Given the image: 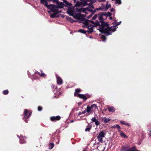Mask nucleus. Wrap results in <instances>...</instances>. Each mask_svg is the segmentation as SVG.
<instances>
[{
    "instance_id": "f257e3e1",
    "label": "nucleus",
    "mask_w": 151,
    "mask_h": 151,
    "mask_svg": "<svg viewBox=\"0 0 151 151\" xmlns=\"http://www.w3.org/2000/svg\"><path fill=\"white\" fill-rule=\"evenodd\" d=\"M84 24L85 25L84 27L88 29L87 31L89 33H91L93 32V27L99 25V22L97 20L94 22L93 21L86 20L84 21Z\"/></svg>"
},
{
    "instance_id": "f03ea898",
    "label": "nucleus",
    "mask_w": 151,
    "mask_h": 151,
    "mask_svg": "<svg viewBox=\"0 0 151 151\" xmlns=\"http://www.w3.org/2000/svg\"><path fill=\"white\" fill-rule=\"evenodd\" d=\"M67 13L69 15L72 16L74 18L78 20H82L84 17L83 15L81 14L80 13H75L74 9L72 8L68 9Z\"/></svg>"
},
{
    "instance_id": "7ed1b4c3",
    "label": "nucleus",
    "mask_w": 151,
    "mask_h": 151,
    "mask_svg": "<svg viewBox=\"0 0 151 151\" xmlns=\"http://www.w3.org/2000/svg\"><path fill=\"white\" fill-rule=\"evenodd\" d=\"M96 109H98L97 105L95 104H93L91 107L87 106L86 110V112L89 113L91 111H96Z\"/></svg>"
},
{
    "instance_id": "20e7f679",
    "label": "nucleus",
    "mask_w": 151,
    "mask_h": 151,
    "mask_svg": "<svg viewBox=\"0 0 151 151\" xmlns=\"http://www.w3.org/2000/svg\"><path fill=\"white\" fill-rule=\"evenodd\" d=\"M101 15H100L99 14H95L93 17V19L94 20H95L96 19H98L99 20L101 23L102 24L103 19L102 16L103 15H106V14H104L103 13H101Z\"/></svg>"
},
{
    "instance_id": "39448f33",
    "label": "nucleus",
    "mask_w": 151,
    "mask_h": 151,
    "mask_svg": "<svg viewBox=\"0 0 151 151\" xmlns=\"http://www.w3.org/2000/svg\"><path fill=\"white\" fill-rule=\"evenodd\" d=\"M58 8L56 6L50 4V6L49 9H50L51 12H56V14H58L59 13V12Z\"/></svg>"
},
{
    "instance_id": "423d86ee",
    "label": "nucleus",
    "mask_w": 151,
    "mask_h": 151,
    "mask_svg": "<svg viewBox=\"0 0 151 151\" xmlns=\"http://www.w3.org/2000/svg\"><path fill=\"white\" fill-rule=\"evenodd\" d=\"M105 133L103 132H100L97 137L98 139L99 142H102V138L105 137Z\"/></svg>"
},
{
    "instance_id": "0eeeda50",
    "label": "nucleus",
    "mask_w": 151,
    "mask_h": 151,
    "mask_svg": "<svg viewBox=\"0 0 151 151\" xmlns=\"http://www.w3.org/2000/svg\"><path fill=\"white\" fill-rule=\"evenodd\" d=\"M54 3H56L57 5V7L59 8H61L63 7V4L62 2H59L58 0H52Z\"/></svg>"
},
{
    "instance_id": "6e6552de",
    "label": "nucleus",
    "mask_w": 151,
    "mask_h": 151,
    "mask_svg": "<svg viewBox=\"0 0 151 151\" xmlns=\"http://www.w3.org/2000/svg\"><path fill=\"white\" fill-rule=\"evenodd\" d=\"M76 12H85L86 13H88V12H90V11L88 10L86 8H81L80 9H77Z\"/></svg>"
},
{
    "instance_id": "1a4fd4ad",
    "label": "nucleus",
    "mask_w": 151,
    "mask_h": 151,
    "mask_svg": "<svg viewBox=\"0 0 151 151\" xmlns=\"http://www.w3.org/2000/svg\"><path fill=\"white\" fill-rule=\"evenodd\" d=\"M31 113V112L27 109H25L24 111V118H28L30 116Z\"/></svg>"
},
{
    "instance_id": "9d476101",
    "label": "nucleus",
    "mask_w": 151,
    "mask_h": 151,
    "mask_svg": "<svg viewBox=\"0 0 151 151\" xmlns=\"http://www.w3.org/2000/svg\"><path fill=\"white\" fill-rule=\"evenodd\" d=\"M116 30V28L115 27H111L109 29L107 30L106 33L108 35H110L111 33H110V32H113L114 31Z\"/></svg>"
},
{
    "instance_id": "9b49d317",
    "label": "nucleus",
    "mask_w": 151,
    "mask_h": 151,
    "mask_svg": "<svg viewBox=\"0 0 151 151\" xmlns=\"http://www.w3.org/2000/svg\"><path fill=\"white\" fill-rule=\"evenodd\" d=\"M56 76L57 79V83L58 84H62L63 83L62 79L59 76H58L57 75H56Z\"/></svg>"
},
{
    "instance_id": "f8f14e48",
    "label": "nucleus",
    "mask_w": 151,
    "mask_h": 151,
    "mask_svg": "<svg viewBox=\"0 0 151 151\" xmlns=\"http://www.w3.org/2000/svg\"><path fill=\"white\" fill-rule=\"evenodd\" d=\"M110 7H111L110 4H108V2L107 1L106 8H105L104 9L103 7H101L99 8V10H106L109 8Z\"/></svg>"
},
{
    "instance_id": "ddd939ff",
    "label": "nucleus",
    "mask_w": 151,
    "mask_h": 151,
    "mask_svg": "<svg viewBox=\"0 0 151 151\" xmlns=\"http://www.w3.org/2000/svg\"><path fill=\"white\" fill-rule=\"evenodd\" d=\"M60 119V117L59 116L52 117L51 118V120L52 121H55L59 120Z\"/></svg>"
},
{
    "instance_id": "4468645a",
    "label": "nucleus",
    "mask_w": 151,
    "mask_h": 151,
    "mask_svg": "<svg viewBox=\"0 0 151 151\" xmlns=\"http://www.w3.org/2000/svg\"><path fill=\"white\" fill-rule=\"evenodd\" d=\"M121 151H129V147L128 146H123Z\"/></svg>"
},
{
    "instance_id": "2eb2a0df",
    "label": "nucleus",
    "mask_w": 151,
    "mask_h": 151,
    "mask_svg": "<svg viewBox=\"0 0 151 151\" xmlns=\"http://www.w3.org/2000/svg\"><path fill=\"white\" fill-rule=\"evenodd\" d=\"M77 96L85 100H86L87 99L86 96L82 94H78L77 95Z\"/></svg>"
},
{
    "instance_id": "dca6fc26",
    "label": "nucleus",
    "mask_w": 151,
    "mask_h": 151,
    "mask_svg": "<svg viewBox=\"0 0 151 151\" xmlns=\"http://www.w3.org/2000/svg\"><path fill=\"white\" fill-rule=\"evenodd\" d=\"M108 110L110 112H114L115 111L114 108L112 106L109 107L108 108Z\"/></svg>"
},
{
    "instance_id": "f3484780",
    "label": "nucleus",
    "mask_w": 151,
    "mask_h": 151,
    "mask_svg": "<svg viewBox=\"0 0 151 151\" xmlns=\"http://www.w3.org/2000/svg\"><path fill=\"white\" fill-rule=\"evenodd\" d=\"M81 91V90L79 88L76 89L75 90V92L74 93V96H77V95H78V93H77V92H80Z\"/></svg>"
},
{
    "instance_id": "a211bd4d",
    "label": "nucleus",
    "mask_w": 151,
    "mask_h": 151,
    "mask_svg": "<svg viewBox=\"0 0 151 151\" xmlns=\"http://www.w3.org/2000/svg\"><path fill=\"white\" fill-rule=\"evenodd\" d=\"M43 4H44V5L45 6H46L48 8V9L49 8V7L50 6V4L49 5H48L47 3V2L45 0V1H43Z\"/></svg>"
},
{
    "instance_id": "6ab92c4d",
    "label": "nucleus",
    "mask_w": 151,
    "mask_h": 151,
    "mask_svg": "<svg viewBox=\"0 0 151 151\" xmlns=\"http://www.w3.org/2000/svg\"><path fill=\"white\" fill-rule=\"evenodd\" d=\"M91 127H92L91 126H89V125L85 129V131L86 132H87V131H89L90 130V129H91Z\"/></svg>"
},
{
    "instance_id": "aec40b11",
    "label": "nucleus",
    "mask_w": 151,
    "mask_h": 151,
    "mask_svg": "<svg viewBox=\"0 0 151 151\" xmlns=\"http://www.w3.org/2000/svg\"><path fill=\"white\" fill-rule=\"evenodd\" d=\"M137 150L135 147H132L131 148H129V151H136Z\"/></svg>"
},
{
    "instance_id": "412c9836",
    "label": "nucleus",
    "mask_w": 151,
    "mask_h": 151,
    "mask_svg": "<svg viewBox=\"0 0 151 151\" xmlns=\"http://www.w3.org/2000/svg\"><path fill=\"white\" fill-rule=\"evenodd\" d=\"M104 119H105L104 120V122H105L106 123L108 122L110 120V119L109 118H106L105 117V118H104Z\"/></svg>"
},
{
    "instance_id": "4be33fe9",
    "label": "nucleus",
    "mask_w": 151,
    "mask_h": 151,
    "mask_svg": "<svg viewBox=\"0 0 151 151\" xmlns=\"http://www.w3.org/2000/svg\"><path fill=\"white\" fill-rule=\"evenodd\" d=\"M121 123L122 124L125 125H127V126H129L130 125V124L127 123H125V122H122V121H121Z\"/></svg>"
},
{
    "instance_id": "5701e85b",
    "label": "nucleus",
    "mask_w": 151,
    "mask_h": 151,
    "mask_svg": "<svg viewBox=\"0 0 151 151\" xmlns=\"http://www.w3.org/2000/svg\"><path fill=\"white\" fill-rule=\"evenodd\" d=\"M57 14L56 12H54L53 14H50V17L52 18H54L55 17Z\"/></svg>"
},
{
    "instance_id": "b1692460",
    "label": "nucleus",
    "mask_w": 151,
    "mask_h": 151,
    "mask_svg": "<svg viewBox=\"0 0 151 151\" xmlns=\"http://www.w3.org/2000/svg\"><path fill=\"white\" fill-rule=\"evenodd\" d=\"M115 3L116 4H121V0H115Z\"/></svg>"
},
{
    "instance_id": "393cba45",
    "label": "nucleus",
    "mask_w": 151,
    "mask_h": 151,
    "mask_svg": "<svg viewBox=\"0 0 151 151\" xmlns=\"http://www.w3.org/2000/svg\"><path fill=\"white\" fill-rule=\"evenodd\" d=\"M54 144L53 143H50L49 145V149H52L54 147Z\"/></svg>"
},
{
    "instance_id": "a878e982",
    "label": "nucleus",
    "mask_w": 151,
    "mask_h": 151,
    "mask_svg": "<svg viewBox=\"0 0 151 151\" xmlns=\"http://www.w3.org/2000/svg\"><path fill=\"white\" fill-rule=\"evenodd\" d=\"M121 135L124 138H127V136L123 133H121Z\"/></svg>"
},
{
    "instance_id": "bb28decb",
    "label": "nucleus",
    "mask_w": 151,
    "mask_h": 151,
    "mask_svg": "<svg viewBox=\"0 0 151 151\" xmlns=\"http://www.w3.org/2000/svg\"><path fill=\"white\" fill-rule=\"evenodd\" d=\"M9 92L7 90H4L3 91V93L4 95H6L8 94Z\"/></svg>"
},
{
    "instance_id": "cd10ccee",
    "label": "nucleus",
    "mask_w": 151,
    "mask_h": 151,
    "mask_svg": "<svg viewBox=\"0 0 151 151\" xmlns=\"http://www.w3.org/2000/svg\"><path fill=\"white\" fill-rule=\"evenodd\" d=\"M92 122H95L97 120L95 117H93L91 119Z\"/></svg>"
},
{
    "instance_id": "c85d7f7f",
    "label": "nucleus",
    "mask_w": 151,
    "mask_h": 151,
    "mask_svg": "<svg viewBox=\"0 0 151 151\" xmlns=\"http://www.w3.org/2000/svg\"><path fill=\"white\" fill-rule=\"evenodd\" d=\"M86 110H85L82 112H79L78 114L79 115H80L81 114H85L86 113Z\"/></svg>"
},
{
    "instance_id": "c756f323",
    "label": "nucleus",
    "mask_w": 151,
    "mask_h": 151,
    "mask_svg": "<svg viewBox=\"0 0 151 151\" xmlns=\"http://www.w3.org/2000/svg\"><path fill=\"white\" fill-rule=\"evenodd\" d=\"M78 31L81 33H86L85 31L84 30H82L81 29H80Z\"/></svg>"
},
{
    "instance_id": "7c9ffc66",
    "label": "nucleus",
    "mask_w": 151,
    "mask_h": 151,
    "mask_svg": "<svg viewBox=\"0 0 151 151\" xmlns=\"http://www.w3.org/2000/svg\"><path fill=\"white\" fill-rule=\"evenodd\" d=\"M95 124L96 126H98L100 124L99 122L97 120L95 122Z\"/></svg>"
},
{
    "instance_id": "2f4dec72",
    "label": "nucleus",
    "mask_w": 151,
    "mask_h": 151,
    "mask_svg": "<svg viewBox=\"0 0 151 151\" xmlns=\"http://www.w3.org/2000/svg\"><path fill=\"white\" fill-rule=\"evenodd\" d=\"M101 37L102 39H104V40H103V41H105L106 40V37H105V36H103Z\"/></svg>"
},
{
    "instance_id": "473e14b6",
    "label": "nucleus",
    "mask_w": 151,
    "mask_h": 151,
    "mask_svg": "<svg viewBox=\"0 0 151 151\" xmlns=\"http://www.w3.org/2000/svg\"><path fill=\"white\" fill-rule=\"evenodd\" d=\"M42 108L41 107L39 106L38 108V110L39 111H41L42 110Z\"/></svg>"
},
{
    "instance_id": "72a5a7b5",
    "label": "nucleus",
    "mask_w": 151,
    "mask_h": 151,
    "mask_svg": "<svg viewBox=\"0 0 151 151\" xmlns=\"http://www.w3.org/2000/svg\"><path fill=\"white\" fill-rule=\"evenodd\" d=\"M39 75L41 76H45V74H44V73H42L41 74H40V73H39Z\"/></svg>"
},
{
    "instance_id": "f704fd0d",
    "label": "nucleus",
    "mask_w": 151,
    "mask_h": 151,
    "mask_svg": "<svg viewBox=\"0 0 151 151\" xmlns=\"http://www.w3.org/2000/svg\"><path fill=\"white\" fill-rule=\"evenodd\" d=\"M116 128H118V129H120V127L118 125H116Z\"/></svg>"
},
{
    "instance_id": "c9c22d12",
    "label": "nucleus",
    "mask_w": 151,
    "mask_h": 151,
    "mask_svg": "<svg viewBox=\"0 0 151 151\" xmlns=\"http://www.w3.org/2000/svg\"><path fill=\"white\" fill-rule=\"evenodd\" d=\"M99 2H103L105 1L106 0H98Z\"/></svg>"
},
{
    "instance_id": "e433bc0d",
    "label": "nucleus",
    "mask_w": 151,
    "mask_h": 151,
    "mask_svg": "<svg viewBox=\"0 0 151 151\" xmlns=\"http://www.w3.org/2000/svg\"><path fill=\"white\" fill-rule=\"evenodd\" d=\"M107 15L108 16H110L111 15V14L109 12H108Z\"/></svg>"
},
{
    "instance_id": "4c0bfd02",
    "label": "nucleus",
    "mask_w": 151,
    "mask_h": 151,
    "mask_svg": "<svg viewBox=\"0 0 151 151\" xmlns=\"http://www.w3.org/2000/svg\"><path fill=\"white\" fill-rule=\"evenodd\" d=\"M114 10V9L113 8H111V12H113Z\"/></svg>"
},
{
    "instance_id": "58836bf2",
    "label": "nucleus",
    "mask_w": 151,
    "mask_h": 151,
    "mask_svg": "<svg viewBox=\"0 0 151 151\" xmlns=\"http://www.w3.org/2000/svg\"><path fill=\"white\" fill-rule=\"evenodd\" d=\"M97 1V0H92L91 1L93 3H94L95 2Z\"/></svg>"
},
{
    "instance_id": "ea45409f",
    "label": "nucleus",
    "mask_w": 151,
    "mask_h": 151,
    "mask_svg": "<svg viewBox=\"0 0 151 151\" xmlns=\"http://www.w3.org/2000/svg\"><path fill=\"white\" fill-rule=\"evenodd\" d=\"M149 132H150V133H149V135L150 136H151V131L150 130L149 131Z\"/></svg>"
},
{
    "instance_id": "a19ab883",
    "label": "nucleus",
    "mask_w": 151,
    "mask_h": 151,
    "mask_svg": "<svg viewBox=\"0 0 151 151\" xmlns=\"http://www.w3.org/2000/svg\"><path fill=\"white\" fill-rule=\"evenodd\" d=\"M41 1V2L42 3H43V1H45V0H40Z\"/></svg>"
},
{
    "instance_id": "79ce46f5",
    "label": "nucleus",
    "mask_w": 151,
    "mask_h": 151,
    "mask_svg": "<svg viewBox=\"0 0 151 151\" xmlns=\"http://www.w3.org/2000/svg\"><path fill=\"white\" fill-rule=\"evenodd\" d=\"M24 142H25V141H24L23 142H21V139H20V142L22 143H24Z\"/></svg>"
},
{
    "instance_id": "37998d69",
    "label": "nucleus",
    "mask_w": 151,
    "mask_h": 151,
    "mask_svg": "<svg viewBox=\"0 0 151 151\" xmlns=\"http://www.w3.org/2000/svg\"><path fill=\"white\" fill-rule=\"evenodd\" d=\"M121 22H119L118 23V24H117V25H119L120 23H121Z\"/></svg>"
},
{
    "instance_id": "c03bdc74",
    "label": "nucleus",
    "mask_w": 151,
    "mask_h": 151,
    "mask_svg": "<svg viewBox=\"0 0 151 151\" xmlns=\"http://www.w3.org/2000/svg\"><path fill=\"white\" fill-rule=\"evenodd\" d=\"M92 14H91L90 15V16L89 17H88V18H89L91 17V16H92Z\"/></svg>"
},
{
    "instance_id": "a18cd8bd",
    "label": "nucleus",
    "mask_w": 151,
    "mask_h": 151,
    "mask_svg": "<svg viewBox=\"0 0 151 151\" xmlns=\"http://www.w3.org/2000/svg\"><path fill=\"white\" fill-rule=\"evenodd\" d=\"M141 142H139V143H138V144L139 145V144H141Z\"/></svg>"
},
{
    "instance_id": "49530a36",
    "label": "nucleus",
    "mask_w": 151,
    "mask_h": 151,
    "mask_svg": "<svg viewBox=\"0 0 151 151\" xmlns=\"http://www.w3.org/2000/svg\"><path fill=\"white\" fill-rule=\"evenodd\" d=\"M25 122H27V120H25Z\"/></svg>"
},
{
    "instance_id": "de8ad7c7",
    "label": "nucleus",
    "mask_w": 151,
    "mask_h": 151,
    "mask_svg": "<svg viewBox=\"0 0 151 151\" xmlns=\"http://www.w3.org/2000/svg\"><path fill=\"white\" fill-rule=\"evenodd\" d=\"M83 151H86V150H83Z\"/></svg>"
},
{
    "instance_id": "09e8293b",
    "label": "nucleus",
    "mask_w": 151,
    "mask_h": 151,
    "mask_svg": "<svg viewBox=\"0 0 151 151\" xmlns=\"http://www.w3.org/2000/svg\"><path fill=\"white\" fill-rule=\"evenodd\" d=\"M139 151L138 150H137V151Z\"/></svg>"
}]
</instances>
